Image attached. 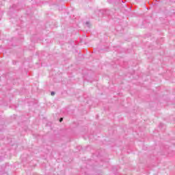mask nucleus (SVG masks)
Wrapping results in <instances>:
<instances>
[{
  "mask_svg": "<svg viewBox=\"0 0 175 175\" xmlns=\"http://www.w3.org/2000/svg\"><path fill=\"white\" fill-rule=\"evenodd\" d=\"M124 2L122 0H108L109 3H116V2Z\"/></svg>",
  "mask_w": 175,
  "mask_h": 175,
  "instance_id": "1",
  "label": "nucleus"
},
{
  "mask_svg": "<svg viewBox=\"0 0 175 175\" xmlns=\"http://www.w3.org/2000/svg\"><path fill=\"white\" fill-rule=\"evenodd\" d=\"M51 95L52 96H54V95H55V92H51Z\"/></svg>",
  "mask_w": 175,
  "mask_h": 175,
  "instance_id": "2",
  "label": "nucleus"
},
{
  "mask_svg": "<svg viewBox=\"0 0 175 175\" xmlns=\"http://www.w3.org/2000/svg\"><path fill=\"white\" fill-rule=\"evenodd\" d=\"M85 24H86V25H88V27H90V22H86Z\"/></svg>",
  "mask_w": 175,
  "mask_h": 175,
  "instance_id": "3",
  "label": "nucleus"
},
{
  "mask_svg": "<svg viewBox=\"0 0 175 175\" xmlns=\"http://www.w3.org/2000/svg\"><path fill=\"white\" fill-rule=\"evenodd\" d=\"M62 121H64V118H61L59 119V122H62Z\"/></svg>",
  "mask_w": 175,
  "mask_h": 175,
  "instance_id": "4",
  "label": "nucleus"
}]
</instances>
